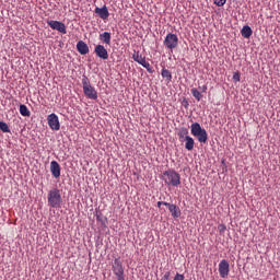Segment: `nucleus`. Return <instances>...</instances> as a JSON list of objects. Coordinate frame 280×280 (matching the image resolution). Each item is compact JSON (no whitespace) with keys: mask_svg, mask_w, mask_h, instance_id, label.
Segmentation results:
<instances>
[{"mask_svg":"<svg viewBox=\"0 0 280 280\" xmlns=\"http://www.w3.org/2000/svg\"><path fill=\"white\" fill-rule=\"evenodd\" d=\"M94 54L101 60H108V50L102 44L95 46Z\"/></svg>","mask_w":280,"mask_h":280,"instance_id":"obj_9","label":"nucleus"},{"mask_svg":"<svg viewBox=\"0 0 280 280\" xmlns=\"http://www.w3.org/2000/svg\"><path fill=\"white\" fill-rule=\"evenodd\" d=\"M214 4L218 5L219 8H222L223 5L226 4V0H213Z\"/></svg>","mask_w":280,"mask_h":280,"instance_id":"obj_24","label":"nucleus"},{"mask_svg":"<svg viewBox=\"0 0 280 280\" xmlns=\"http://www.w3.org/2000/svg\"><path fill=\"white\" fill-rule=\"evenodd\" d=\"M132 58L135 62H138V65H141L149 73H154V70L152 69V66L150 62L145 61V57L141 56L139 51H135L132 55Z\"/></svg>","mask_w":280,"mask_h":280,"instance_id":"obj_7","label":"nucleus"},{"mask_svg":"<svg viewBox=\"0 0 280 280\" xmlns=\"http://www.w3.org/2000/svg\"><path fill=\"white\" fill-rule=\"evenodd\" d=\"M240 80H241L240 71L234 72V74H233V81H234V82H240Z\"/></svg>","mask_w":280,"mask_h":280,"instance_id":"obj_25","label":"nucleus"},{"mask_svg":"<svg viewBox=\"0 0 280 280\" xmlns=\"http://www.w3.org/2000/svg\"><path fill=\"white\" fill-rule=\"evenodd\" d=\"M164 47L166 49H176L178 47V35L168 33L164 39Z\"/></svg>","mask_w":280,"mask_h":280,"instance_id":"obj_6","label":"nucleus"},{"mask_svg":"<svg viewBox=\"0 0 280 280\" xmlns=\"http://www.w3.org/2000/svg\"><path fill=\"white\" fill-rule=\"evenodd\" d=\"M112 270L114 275L117 277V280H126L124 277V264L121 262V258H115L112 264Z\"/></svg>","mask_w":280,"mask_h":280,"instance_id":"obj_5","label":"nucleus"},{"mask_svg":"<svg viewBox=\"0 0 280 280\" xmlns=\"http://www.w3.org/2000/svg\"><path fill=\"white\" fill-rule=\"evenodd\" d=\"M47 121L50 130H60V120L58 119V115L50 114L47 116Z\"/></svg>","mask_w":280,"mask_h":280,"instance_id":"obj_10","label":"nucleus"},{"mask_svg":"<svg viewBox=\"0 0 280 280\" xmlns=\"http://www.w3.org/2000/svg\"><path fill=\"white\" fill-rule=\"evenodd\" d=\"M177 136L179 137V140L183 141V139H187V137H189V129L182 127L177 133Z\"/></svg>","mask_w":280,"mask_h":280,"instance_id":"obj_19","label":"nucleus"},{"mask_svg":"<svg viewBox=\"0 0 280 280\" xmlns=\"http://www.w3.org/2000/svg\"><path fill=\"white\" fill-rule=\"evenodd\" d=\"M83 93L88 100H97V90L91 85V81L86 75L82 78Z\"/></svg>","mask_w":280,"mask_h":280,"instance_id":"obj_4","label":"nucleus"},{"mask_svg":"<svg viewBox=\"0 0 280 280\" xmlns=\"http://www.w3.org/2000/svg\"><path fill=\"white\" fill-rule=\"evenodd\" d=\"M95 14L100 16L103 21H106L108 16H110V13L108 12V8L106 5H103L102 8L96 7L94 10Z\"/></svg>","mask_w":280,"mask_h":280,"instance_id":"obj_12","label":"nucleus"},{"mask_svg":"<svg viewBox=\"0 0 280 280\" xmlns=\"http://www.w3.org/2000/svg\"><path fill=\"white\" fill-rule=\"evenodd\" d=\"M241 34H242L243 38H250L253 36V28H250V26H248V25H245L241 30Z\"/></svg>","mask_w":280,"mask_h":280,"instance_id":"obj_17","label":"nucleus"},{"mask_svg":"<svg viewBox=\"0 0 280 280\" xmlns=\"http://www.w3.org/2000/svg\"><path fill=\"white\" fill-rule=\"evenodd\" d=\"M229 272H230V265L229 261L226 259H223L220 261L219 264V275L222 279H226V277H229Z\"/></svg>","mask_w":280,"mask_h":280,"instance_id":"obj_11","label":"nucleus"},{"mask_svg":"<svg viewBox=\"0 0 280 280\" xmlns=\"http://www.w3.org/2000/svg\"><path fill=\"white\" fill-rule=\"evenodd\" d=\"M173 280H185V276L180 273H176Z\"/></svg>","mask_w":280,"mask_h":280,"instance_id":"obj_26","label":"nucleus"},{"mask_svg":"<svg viewBox=\"0 0 280 280\" xmlns=\"http://www.w3.org/2000/svg\"><path fill=\"white\" fill-rule=\"evenodd\" d=\"M224 231H226V225L224 224L219 225V233H224Z\"/></svg>","mask_w":280,"mask_h":280,"instance_id":"obj_27","label":"nucleus"},{"mask_svg":"<svg viewBox=\"0 0 280 280\" xmlns=\"http://www.w3.org/2000/svg\"><path fill=\"white\" fill-rule=\"evenodd\" d=\"M20 114L22 115V117H30V115H32V113L25 105H20Z\"/></svg>","mask_w":280,"mask_h":280,"instance_id":"obj_21","label":"nucleus"},{"mask_svg":"<svg viewBox=\"0 0 280 280\" xmlns=\"http://www.w3.org/2000/svg\"><path fill=\"white\" fill-rule=\"evenodd\" d=\"M163 180L165 185L171 187H178L180 185V174L174 170H168L163 173Z\"/></svg>","mask_w":280,"mask_h":280,"instance_id":"obj_3","label":"nucleus"},{"mask_svg":"<svg viewBox=\"0 0 280 280\" xmlns=\"http://www.w3.org/2000/svg\"><path fill=\"white\" fill-rule=\"evenodd\" d=\"M161 75L164 78V80H166V82L172 80V72L165 68L162 69Z\"/></svg>","mask_w":280,"mask_h":280,"instance_id":"obj_20","label":"nucleus"},{"mask_svg":"<svg viewBox=\"0 0 280 280\" xmlns=\"http://www.w3.org/2000/svg\"><path fill=\"white\" fill-rule=\"evenodd\" d=\"M190 132L192 137H196L199 143H207L209 139V135L207 133V129H203L200 126V122H194L190 126Z\"/></svg>","mask_w":280,"mask_h":280,"instance_id":"obj_2","label":"nucleus"},{"mask_svg":"<svg viewBox=\"0 0 280 280\" xmlns=\"http://www.w3.org/2000/svg\"><path fill=\"white\" fill-rule=\"evenodd\" d=\"M185 143V148L186 150H188V152H191V150H194V145H195V141L194 138H191V136H186V139L184 140Z\"/></svg>","mask_w":280,"mask_h":280,"instance_id":"obj_18","label":"nucleus"},{"mask_svg":"<svg viewBox=\"0 0 280 280\" xmlns=\"http://www.w3.org/2000/svg\"><path fill=\"white\" fill-rule=\"evenodd\" d=\"M77 51H79V54H81V56H86V54H89V51H90L89 45L86 43H84V40H79L77 43Z\"/></svg>","mask_w":280,"mask_h":280,"instance_id":"obj_14","label":"nucleus"},{"mask_svg":"<svg viewBox=\"0 0 280 280\" xmlns=\"http://www.w3.org/2000/svg\"><path fill=\"white\" fill-rule=\"evenodd\" d=\"M165 207H168V211L172 218H180V208L174 203H164Z\"/></svg>","mask_w":280,"mask_h":280,"instance_id":"obj_13","label":"nucleus"},{"mask_svg":"<svg viewBox=\"0 0 280 280\" xmlns=\"http://www.w3.org/2000/svg\"><path fill=\"white\" fill-rule=\"evenodd\" d=\"M168 203L170 202H167V201H158V208L161 209L162 205H164V207H165V205H168Z\"/></svg>","mask_w":280,"mask_h":280,"instance_id":"obj_28","label":"nucleus"},{"mask_svg":"<svg viewBox=\"0 0 280 280\" xmlns=\"http://www.w3.org/2000/svg\"><path fill=\"white\" fill-rule=\"evenodd\" d=\"M98 38H100L101 43H103L104 45H110L112 35L109 32H104V33L100 34Z\"/></svg>","mask_w":280,"mask_h":280,"instance_id":"obj_16","label":"nucleus"},{"mask_svg":"<svg viewBox=\"0 0 280 280\" xmlns=\"http://www.w3.org/2000/svg\"><path fill=\"white\" fill-rule=\"evenodd\" d=\"M47 23L51 30H56L60 34H67V26L65 23L54 20H48Z\"/></svg>","mask_w":280,"mask_h":280,"instance_id":"obj_8","label":"nucleus"},{"mask_svg":"<svg viewBox=\"0 0 280 280\" xmlns=\"http://www.w3.org/2000/svg\"><path fill=\"white\" fill-rule=\"evenodd\" d=\"M0 130H1L2 132H10V127L8 126L7 122L0 121Z\"/></svg>","mask_w":280,"mask_h":280,"instance_id":"obj_23","label":"nucleus"},{"mask_svg":"<svg viewBox=\"0 0 280 280\" xmlns=\"http://www.w3.org/2000/svg\"><path fill=\"white\" fill-rule=\"evenodd\" d=\"M48 205L52 209H60L62 207V195L60 194V189L52 188L48 191Z\"/></svg>","mask_w":280,"mask_h":280,"instance_id":"obj_1","label":"nucleus"},{"mask_svg":"<svg viewBox=\"0 0 280 280\" xmlns=\"http://www.w3.org/2000/svg\"><path fill=\"white\" fill-rule=\"evenodd\" d=\"M50 172L54 178H60V164L56 161L50 162Z\"/></svg>","mask_w":280,"mask_h":280,"instance_id":"obj_15","label":"nucleus"},{"mask_svg":"<svg viewBox=\"0 0 280 280\" xmlns=\"http://www.w3.org/2000/svg\"><path fill=\"white\" fill-rule=\"evenodd\" d=\"M199 91H202L203 93L207 92V85H203L202 88L199 86Z\"/></svg>","mask_w":280,"mask_h":280,"instance_id":"obj_29","label":"nucleus"},{"mask_svg":"<svg viewBox=\"0 0 280 280\" xmlns=\"http://www.w3.org/2000/svg\"><path fill=\"white\" fill-rule=\"evenodd\" d=\"M191 95L195 97V100H197V102L202 100V94L196 88L191 89Z\"/></svg>","mask_w":280,"mask_h":280,"instance_id":"obj_22","label":"nucleus"}]
</instances>
